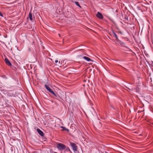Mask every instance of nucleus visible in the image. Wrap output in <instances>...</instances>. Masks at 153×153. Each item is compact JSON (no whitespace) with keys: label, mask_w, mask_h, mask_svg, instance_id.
I'll list each match as a JSON object with an SVG mask.
<instances>
[{"label":"nucleus","mask_w":153,"mask_h":153,"mask_svg":"<svg viewBox=\"0 0 153 153\" xmlns=\"http://www.w3.org/2000/svg\"><path fill=\"white\" fill-rule=\"evenodd\" d=\"M70 144L74 153H79L77 150V146L76 144L70 142Z\"/></svg>","instance_id":"f257e3e1"},{"label":"nucleus","mask_w":153,"mask_h":153,"mask_svg":"<svg viewBox=\"0 0 153 153\" xmlns=\"http://www.w3.org/2000/svg\"><path fill=\"white\" fill-rule=\"evenodd\" d=\"M57 147L59 150H62L66 148V146L62 143H59L57 145Z\"/></svg>","instance_id":"f03ea898"},{"label":"nucleus","mask_w":153,"mask_h":153,"mask_svg":"<svg viewBox=\"0 0 153 153\" xmlns=\"http://www.w3.org/2000/svg\"><path fill=\"white\" fill-rule=\"evenodd\" d=\"M116 41L117 42L115 43L116 45L127 48V47L125 46L126 44L124 42L121 41L119 39H117Z\"/></svg>","instance_id":"7ed1b4c3"},{"label":"nucleus","mask_w":153,"mask_h":153,"mask_svg":"<svg viewBox=\"0 0 153 153\" xmlns=\"http://www.w3.org/2000/svg\"><path fill=\"white\" fill-rule=\"evenodd\" d=\"M7 95L11 97H15L16 94L14 92H13L12 90L8 91L7 93Z\"/></svg>","instance_id":"20e7f679"},{"label":"nucleus","mask_w":153,"mask_h":153,"mask_svg":"<svg viewBox=\"0 0 153 153\" xmlns=\"http://www.w3.org/2000/svg\"><path fill=\"white\" fill-rule=\"evenodd\" d=\"M96 16L98 18L100 19H102L103 18V16L102 14L99 12H97Z\"/></svg>","instance_id":"39448f33"},{"label":"nucleus","mask_w":153,"mask_h":153,"mask_svg":"<svg viewBox=\"0 0 153 153\" xmlns=\"http://www.w3.org/2000/svg\"><path fill=\"white\" fill-rule=\"evenodd\" d=\"M5 62L6 64L8 66H12V64L10 61L6 58L5 59Z\"/></svg>","instance_id":"423d86ee"},{"label":"nucleus","mask_w":153,"mask_h":153,"mask_svg":"<svg viewBox=\"0 0 153 153\" xmlns=\"http://www.w3.org/2000/svg\"><path fill=\"white\" fill-rule=\"evenodd\" d=\"M83 59H84L85 60H86L88 62H93V61L90 59V58L85 56L83 57Z\"/></svg>","instance_id":"0eeeda50"},{"label":"nucleus","mask_w":153,"mask_h":153,"mask_svg":"<svg viewBox=\"0 0 153 153\" xmlns=\"http://www.w3.org/2000/svg\"><path fill=\"white\" fill-rule=\"evenodd\" d=\"M37 131L39 134L41 136H43L44 134L43 132L39 128L37 129Z\"/></svg>","instance_id":"6e6552de"},{"label":"nucleus","mask_w":153,"mask_h":153,"mask_svg":"<svg viewBox=\"0 0 153 153\" xmlns=\"http://www.w3.org/2000/svg\"><path fill=\"white\" fill-rule=\"evenodd\" d=\"M44 86L47 91H48L49 92L52 90V89L50 88L48 85L46 84H45Z\"/></svg>","instance_id":"1a4fd4ad"},{"label":"nucleus","mask_w":153,"mask_h":153,"mask_svg":"<svg viewBox=\"0 0 153 153\" xmlns=\"http://www.w3.org/2000/svg\"><path fill=\"white\" fill-rule=\"evenodd\" d=\"M56 98H55V99L58 100H59L60 101V100L61 99V98L60 97L59 95V94H58L57 93H56V94L54 96ZM53 98H55L54 97H53Z\"/></svg>","instance_id":"9d476101"},{"label":"nucleus","mask_w":153,"mask_h":153,"mask_svg":"<svg viewBox=\"0 0 153 153\" xmlns=\"http://www.w3.org/2000/svg\"><path fill=\"white\" fill-rule=\"evenodd\" d=\"M112 33L114 35V37L116 39V41L117 40V39H118V36L116 34V33L114 32V31L113 30H112Z\"/></svg>","instance_id":"9b49d317"},{"label":"nucleus","mask_w":153,"mask_h":153,"mask_svg":"<svg viewBox=\"0 0 153 153\" xmlns=\"http://www.w3.org/2000/svg\"><path fill=\"white\" fill-rule=\"evenodd\" d=\"M85 56L82 54H80L77 56V58L79 59H83V57Z\"/></svg>","instance_id":"f8f14e48"},{"label":"nucleus","mask_w":153,"mask_h":153,"mask_svg":"<svg viewBox=\"0 0 153 153\" xmlns=\"http://www.w3.org/2000/svg\"><path fill=\"white\" fill-rule=\"evenodd\" d=\"M32 14L31 12H30L29 14V19L30 20L32 21L33 20V18L32 17Z\"/></svg>","instance_id":"ddd939ff"},{"label":"nucleus","mask_w":153,"mask_h":153,"mask_svg":"<svg viewBox=\"0 0 153 153\" xmlns=\"http://www.w3.org/2000/svg\"><path fill=\"white\" fill-rule=\"evenodd\" d=\"M61 128L63 129V131H69V130L66 128L64 126H61Z\"/></svg>","instance_id":"4468645a"},{"label":"nucleus","mask_w":153,"mask_h":153,"mask_svg":"<svg viewBox=\"0 0 153 153\" xmlns=\"http://www.w3.org/2000/svg\"><path fill=\"white\" fill-rule=\"evenodd\" d=\"M75 4H76V5H77V6H78V7H79L80 8L81 7V6H80V5H79V3L78 2L75 1Z\"/></svg>","instance_id":"2eb2a0df"},{"label":"nucleus","mask_w":153,"mask_h":153,"mask_svg":"<svg viewBox=\"0 0 153 153\" xmlns=\"http://www.w3.org/2000/svg\"><path fill=\"white\" fill-rule=\"evenodd\" d=\"M65 149H66V151H69L71 152V150L68 147H67Z\"/></svg>","instance_id":"dca6fc26"},{"label":"nucleus","mask_w":153,"mask_h":153,"mask_svg":"<svg viewBox=\"0 0 153 153\" xmlns=\"http://www.w3.org/2000/svg\"><path fill=\"white\" fill-rule=\"evenodd\" d=\"M1 77L4 79H7V78L5 75H3L1 76Z\"/></svg>","instance_id":"f3484780"},{"label":"nucleus","mask_w":153,"mask_h":153,"mask_svg":"<svg viewBox=\"0 0 153 153\" xmlns=\"http://www.w3.org/2000/svg\"><path fill=\"white\" fill-rule=\"evenodd\" d=\"M57 93V92L56 91H55V92L54 91L53 92L52 94L54 96L56 94V93Z\"/></svg>","instance_id":"a211bd4d"},{"label":"nucleus","mask_w":153,"mask_h":153,"mask_svg":"<svg viewBox=\"0 0 153 153\" xmlns=\"http://www.w3.org/2000/svg\"><path fill=\"white\" fill-rule=\"evenodd\" d=\"M0 16H1V17H3V15L2 13L1 12H0Z\"/></svg>","instance_id":"6ab92c4d"},{"label":"nucleus","mask_w":153,"mask_h":153,"mask_svg":"<svg viewBox=\"0 0 153 153\" xmlns=\"http://www.w3.org/2000/svg\"><path fill=\"white\" fill-rule=\"evenodd\" d=\"M125 19L126 20H128V17L127 16L126 17H125Z\"/></svg>","instance_id":"aec40b11"},{"label":"nucleus","mask_w":153,"mask_h":153,"mask_svg":"<svg viewBox=\"0 0 153 153\" xmlns=\"http://www.w3.org/2000/svg\"><path fill=\"white\" fill-rule=\"evenodd\" d=\"M54 91L52 90L51 92H50V93H51V94H52L53 92Z\"/></svg>","instance_id":"412c9836"},{"label":"nucleus","mask_w":153,"mask_h":153,"mask_svg":"<svg viewBox=\"0 0 153 153\" xmlns=\"http://www.w3.org/2000/svg\"><path fill=\"white\" fill-rule=\"evenodd\" d=\"M119 33L121 34H123V33L121 31H119Z\"/></svg>","instance_id":"4be33fe9"},{"label":"nucleus","mask_w":153,"mask_h":153,"mask_svg":"<svg viewBox=\"0 0 153 153\" xmlns=\"http://www.w3.org/2000/svg\"><path fill=\"white\" fill-rule=\"evenodd\" d=\"M126 88H128V89H129V90H133V88H131V89H130L129 88H127V87H126Z\"/></svg>","instance_id":"5701e85b"},{"label":"nucleus","mask_w":153,"mask_h":153,"mask_svg":"<svg viewBox=\"0 0 153 153\" xmlns=\"http://www.w3.org/2000/svg\"><path fill=\"white\" fill-rule=\"evenodd\" d=\"M58 62V60H56L55 61V62L56 63H57V62Z\"/></svg>","instance_id":"b1692460"},{"label":"nucleus","mask_w":153,"mask_h":153,"mask_svg":"<svg viewBox=\"0 0 153 153\" xmlns=\"http://www.w3.org/2000/svg\"><path fill=\"white\" fill-rule=\"evenodd\" d=\"M151 66L153 68V63H152V64H151Z\"/></svg>","instance_id":"393cba45"},{"label":"nucleus","mask_w":153,"mask_h":153,"mask_svg":"<svg viewBox=\"0 0 153 153\" xmlns=\"http://www.w3.org/2000/svg\"><path fill=\"white\" fill-rule=\"evenodd\" d=\"M53 153H57V152H54Z\"/></svg>","instance_id":"a878e982"},{"label":"nucleus","mask_w":153,"mask_h":153,"mask_svg":"<svg viewBox=\"0 0 153 153\" xmlns=\"http://www.w3.org/2000/svg\"><path fill=\"white\" fill-rule=\"evenodd\" d=\"M106 153H107V152H106Z\"/></svg>","instance_id":"bb28decb"}]
</instances>
